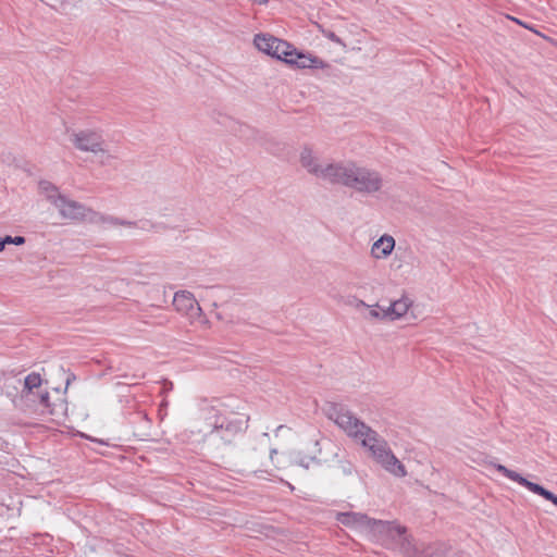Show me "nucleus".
Segmentation results:
<instances>
[{"label": "nucleus", "instance_id": "nucleus-13", "mask_svg": "<svg viewBox=\"0 0 557 557\" xmlns=\"http://www.w3.org/2000/svg\"><path fill=\"white\" fill-rule=\"evenodd\" d=\"M222 428L215 431V438L212 440L211 446L213 449H220V443L230 445L233 443L236 435L243 431V421L236 418L223 416Z\"/></svg>", "mask_w": 557, "mask_h": 557}, {"label": "nucleus", "instance_id": "nucleus-25", "mask_svg": "<svg viewBox=\"0 0 557 557\" xmlns=\"http://www.w3.org/2000/svg\"><path fill=\"white\" fill-rule=\"evenodd\" d=\"M4 242L5 244L23 245L25 243V238L23 236H5Z\"/></svg>", "mask_w": 557, "mask_h": 557}, {"label": "nucleus", "instance_id": "nucleus-22", "mask_svg": "<svg viewBox=\"0 0 557 557\" xmlns=\"http://www.w3.org/2000/svg\"><path fill=\"white\" fill-rule=\"evenodd\" d=\"M292 462L295 466L302 467L305 469H309V467L315 462V458L313 457H300L299 454H296L292 457Z\"/></svg>", "mask_w": 557, "mask_h": 557}, {"label": "nucleus", "instance_id": "nucleus-10", "mask_svg": "<svg viewBox=\"0 0 557 557\" xmlns=\"http://www.w3.org/2000/svg\"><path fill=\"white\" fill-rule=\"evenodd\" d=\"M173 306L177 312L185 315L191 323H206L202 309L190 292H176L173 298Z\"/></svg>", "mask_w": 557, "mask_h": 557}, {"label": "nucleus", "instance_id": "nucleus-27", "mask_svg": "<svg viewBox=\"0 0 557 557\" xmlns=\"http://www.w3.org/2000/svg\"><path fill=\"white\" fill-rule=\"evenodd\" d=\"M276 454V450L275 449H272L271 453H270V458L273 459V455Z\"/></svg>", "mask_w": 557, "mask_h": 557}, {"label": "nucleus", "instance_id": "nucleus-18", "mask_svg": "<svg viewBox=\"0 0 557 557\" xmlns=\"http://www.w3.org/2000/svg\"><path fill=\"white\" fill-rule=\"evenodd\" d=\"M395 246V238L389 234H383L371 245L370 256L374 260H386L392 256Z\"/></svg>", "mask_w": 557, "mask_h": 557}, {"label": "nucleus", "instance_id": "nucleus-20", "mask_svg": "<svg viewBox=\"0 0 557 557\" xmlns=\"http://www.w3.org/2000/svg\"><path fill=\"white\" fill-rule=\"evenodd\" d=\"M38 189L39 194L42 195L53 207H55L64 196L60 193L59 188L49 181H40Z\"/></svg>", "mask_w": 557, "mask_h": 557}, {"label": "nucleus", "instance_id": "nucleus-7", "mask_svg": "<svg viewBox=\"0 0 557 557\" xmlns=\"http://www.w3.org/2000/svg\"><path fill=\"white\" fill-rule=\"evenodd\" d=\"M326 416L357 444L372 430L371 426L342 405H331L326 410Z\"/></svg>", "mask_w": 557, "mask_h": 557}, {"label": "nucleus", "instance_id": "nucleus-16", "mask_svg": "<svg viewBox=\"0 0 557 557\" xmlns=\"http://www.w3.org/2000/svg\"><path fill=\"white\" fill-rule=\"evenodd\" d=\"M285 63L296 66L297 69H327L330 65L322 59L311 53H304L298 51L293 45L288 50Z\"/></svg>", "mask_w": 557, "mask_h": 557}, {"label": "nucleus", "instance_id": "nucleus-5", "mask_svg": "<svg viewBox=\"0 0 557 557\" xmlns=\"http://www.w3.org/2000/svg\"><path fill=\"white\" fill-rule=\"evenodd\" d=\"M69 140L81 152H88L97 157L102 165L110 164L119 159V149L111 148L96 128L67 129Z\"/></svg>", "mask_w": 557, "mask_h": 557}, {"label": "nucleus", "instance_id": "nucleus-2", "mask_svg": "<svg viewBox=\"0 0 557 557\" xmlns=\"http://www.w3.org/2000/svg\"><path fill=\"white\" fill-rule=\"evenodd\" d=\"M333 184L343 185L362 195H374L382 190V174L352 161H339Z\"/></svg>", "mask_w": 557, "mask_h": 557}, {"label": "nucleus", "instance_id": "nucleus-14", "mask_svg": "<svg viewBox=\"0 0 557 557\" xmlns=\"http://www.w3.org/2000/svg\"><path fill=\"white\" fill-rule=\"evenodd\" d=\"M42 379L39 373L32 372L25 376L21 392L27 394L37 405H51V396L49 392L42 389Z\"/></svg>", "mask_w": 557, "mask_h": 557}, {"label": "nucleus", "instance_id": "nucleus-21", "mask_svg": "<svg viewBox=\"0 0 557 557\" xmlns=\"http://www.w3.org/2000/svg\"><path fill=\"white\" fill-rule=\"evenodd\" d=\"M367 307L369 308V317L373 320H388L387 309H381L379 304L368 305L363 300L358 301V307Z\"/></svg>", "mask_w": 557, "mask_h": 557}, {"label": "nucleus", "instance_id": "nucleus-9", "mask_svg": "<svg viewBox=\"0 0 557 557\" xmlns=\"http://www.w3.org/2000/svg\"><path fill=\"white\" fill-rule=\"evenodd\" d=\"M299 162L310 175L330 184H333L339 165V162H323L308 146L300 150Z\"/></svg>", "mask_w": 557, "mask_h": 557}, {"label": "nucleus", "instance_id": "nucleus-11", "mask_svg": "<svg viewBox=\"0 0 557 557\" xmlns=\"http://www.w3.org/2000/svg\"><path fill=\"white\" fill-rule=\"evenodd\" d=\"M253 44L256 48L268 54L272 58H276L281 61H285L286 55L288 54V50L290 49L292 44L276 38L270 34H257L253 38Z\"/></svg>", "mask_w": 557, "mask_h": 557}, {"label": "nucleus", "instance_id": "nucleus-4", "mask_svg": "<svg viewBox=\"0 0 557 557\" xmlns=\"http://www.w3.org/2000/svg\"><path fill=\"white\" fill-rule=\"evenodd\" d=\"M364 449L367 456L383 470L396 478H405L407 475L406 467L395 456L387 441L382 437L375 430H371L359 442Z\"/></svg>", "mask_w": 557, "mask_h": 557}, {"label": "nucleus", "instance_id": "nucleus-3", "mask_svg": "<svg viewBox=\"0 0 557 557\" xmlns=\"http://www.w3.org/2000/svg\"><path fill=\"white\" fill-rule=\"evenodd\" d=\"M372 539L379 541L386 548L396 549L407 557H423L414 539L408 533L405 525L396 521L379 520Z\"/></svg>", "mask_w": 557, "mask_h": 557}, {"label": "nucleus", "instance_id": "nucleus-17", "mask_svg": "<svg viewBox=\"0 0 557 557\" xmlns=\"http://www.w3.org/2000/svg\"><path fill=\"white\" fill-rule=\"evenodd\" d=\"M54 208L58 210L62 219L71 221L85 220L91 212V210L85 207L83 203L70 199L65 195Z\"/></svg>", "mask_w": 557, "mask_h": 557}, {"label": "nucleus", "instance_id": "nucleus-6", "mask_svg": "<svg viewBox=\"0 0 557 557\" xmlns=\"http://www.w3.org/2000/svg\"><path fill=\"white\" fill-rule=\"evenodd\" d=\"M326 416L357 444L372 430L371 426L342 405H331L326 410Z\"/></svg>", "mask_w": 557, "mask_h": 557}, {"label": "nucleus", "instance_id": "nucleus-1", "mask_svg": "<svg viewBox=\"0 0 557 557\" xmlns=\"http://www.w3.org/2000/svg\"><path fill=\"white\" fill-rule=\"evenodd\" d=\"M5 395L10 398L13 407V419L20 423L27 424V420H36L44 417H50L52 421H61L67 416V403L61 396L59 391L54 392V398L51 405H37L27 394L17 391V386L7 388Z\"/></svg>", "mask_w": 557, "mask_h": 557}, {"label": "nucleus", "instance_id": "nucleus-12", "mask_svg": "<svg viewBox=\"0 0 557 557\" xmlns=\"http://www.w3.org/2000/svg\"><path fill=\"white\" fill-rule=\"evenodd\" d=\"M336 520L344 524L345 527L364 533L370 537H372V534L376 527L375 523H377L379 521L360 512H338L336 515Z\"/></svg>", "mask_w": 557, "mask_h": 557}, {"label": "nucleus", "instance_id": "nucleus-15", "mask_svg": "<svg viewBox=\"0 0 557 557\" xmlns=\"http://www.w3.org/2000/svg\"><path fill=\"white\" fill-rule=\"evenodd\" d=\"M495 469L504 474L506 478L519 483L520 485L527 487L529 491H531L534 494H537L542 497H544L546 500L552 502L557 507V495L553 494L548 490L544 488L542 485L537 483H533L522 475H520L518 472L508 469L507 467L497 463L494 465Z\"/></svg>", "mask_w": 557, "mask_h": 557}, {"label": "nucleus", "instance_id": "nucleus-19", "mask_svg": "<svg viewBox=\"0 0 557 557\" xmlns=\"http://www.w3.org/2000/svg\"><path fill=\"white\" fill-rule=\"evenodd\" d=\"M412 305V299L407 295H403L400 298L392 301L391 305L386 308L388 321H396L404 318Z\"/></svg>", "mask_w": 557, "mask_h": 557}, {"label": "nucleus", "instance_id": "nucleus-8", "mask_svg": "<svg viewBox=\"0 0 557 557\" xmlns=\"http://www.w3.org/2000/svg\"><path fill=\"white\" fill-rule=\"evenodd\" d=\"M223 414L215 407L202 408L190 425L189 438L197 443L209 442L215 438V431L222 428Z\"/></svg>", "mask_w": 557, "mask_h": 557}, {"label": "nucleus", "instance_id": "nucleus-24", "mask_svg": "<svg viewBox=\"0 0 557 557\" xmlns=\"http://www.w3.org/2000/svg\"><path fill=\"white\" fill-rule=\"evenodd\" d=\"M107 221L110 224H113V225H121V226H126V227H134V226H136L135 222L126 221V220H121V219L113 218V216L107 219Z\"/></svg>", "mask_w": 557, "mask_h": 557}, {"label": "nucleus", "instance_id": "nucleus-23", "mask_svg": "<svg viewBox=\"0 0 557 557\" xmlns=\"http://www.w3.org/2000/svg\"><path fill=\"white\" fill-rule=\"evenodd\" d=\"M320 30L322 32L323 36L330 39L331 41L341 45L345 47L346 45L343 42V40L333 32L323 29L321 26H319Z\"/></svg>", "mask_w": 557, "mask_h": 557}, {"label": "nucleus", "instance_id": "nucleus-26", "mask_svg": "<svg viewBox=\"0 0 557 557\" xmlns=\"http://www.w3.org/2000/svg\"><path fill=\"white\" fill-rule=\"evenodd\" d=\"M5 242H4V238L0 240V252L4 249L5 247Z\"/></svg>", "mask_w": 557, "mask_h": 557}]
</instances>
